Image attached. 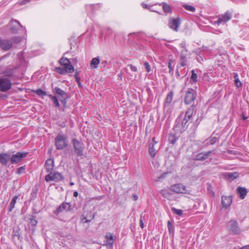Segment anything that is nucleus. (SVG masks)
I'll list each match as a JSON object with an SVG mask.
<instances>
[{
  "instance_id": "nucleus-1",
  "label": "nucleus",
  "mask_w": 249,
  "mask_h": 249,
  "mask_svg": "<svg viewBox=\"0 0 249 249\" xmlns=\"http://www.w3.org/2000/svg\"><path fill=\"white\" fill-rule=\"evenodd\" d=\"M227 228L231 234L237 235L241 233V230L236 220H231L227 224Z\"/></svg>"
},
{
  "instance_id": "nucleus-2",
  "label": "nucleus",
  "mask_w": 249,
  "mask_h": 249,
  "mask_svg": "<svg viewBox=\"0 0 249 249\" xmlns=\"http://www.w3.org/2000/svg\"><path fill=\"white\" fill-rule=\"evenodd\" d=\"M196 92L193 89L189 88L185 92L184 102L186 105H190L193 102L196 98Z\"/></svg>"
},
{
  "instance_id": "nucleus-3",
  "label": "nucleus",
  "mask_w": 249,
  "mask_h": 249,
  "mask_svg": "<svg viewBox=\"0 0 249 249\" xmlns=\"http://www.w3.org/2000/svg\"><path fill=\"white\" fill-rule=\"evenodd\" d=\"M45 179L47 182L51 180L56 182H59L64 179V176L59 172H50L45 177Z\"/></svg>"
},
{
  "instance_id": "nucleus-4",
  "label": "nucleus",
  "mask_w": 249,
  "mask_h": 249,
  "mask_svg": "<svg viewBox=\"0 0 249 249\" xmlns=\"http://www.w3.org/2000/svg\"><path fill=\"white\" fill-rule=\"evenodd\" d=\"M72 143L77 156H82L83 155V150L84 148V143L76 139L72 140Z\"/></svg>"
},
{
  "instance_id": "nucleus-5",
  "label": "nucleus",
  "mask_w": 249,
  "mask_h": 249,
  "mask_svg": "<svg viewBox=\"0 0 249 249\" xmlns=\"http://www.w3.org/2000/svg\"><path fill=\"white\" fill-rule=\"evenodd\" d=\"M12 83L9 79L0 78V91L5 92L11 89Z\"/></svg>"
},
{
  "instance_id": "nucleus-6",
  "label": "nucleus",
  "mask_w": 249,
  "mask_h": 249,
  "mask_svg": "<svg viewBox=\"0 0 249 249\" xmlns=\"http://www.w3.org/2000/svg\"><path fill=\"white\" fill-rule=\"evenodd\" d=\"M72 209L73 207L70 203L64 202L62 203L54 211H53V213L57 215L63 211H65L66 212H71Z\"/></svg>"
},
{
  "instance_id": "nucleus-7",
  "label": "nucleus",
  "mask_w": 249,
  "mask_h": 249,
  "mask_svg": "<svg viewBox=\"0 0 249 249\" xmlns=\"http://www.w3.org/2000/svg\"><path fill=\"white\" fill-rule=\"evenodd\" d=\"M59 62L60 65L63 66L65 68L67 72L71 73L74 71V68L68 58L62 57Z\"/></svg>"
},
{
  "instance_id": "nucleus-8",
  "label": "nucleus",
  "mask_w": 249,
  "mask_h": 249,
  "mask_svg": "<svg viewBox=\"0 0 249 249\" xmlns=\"http://www.w3.org/2000/svg\"><path fill=\"white\" fill-rule=\"evenodd\" d=\"M28 154L27 152H17L16 154L10 155V159L12 164H16L20 161L23 158L26 157Z\"/></svg>"
},
{
  "instance_id": "nucleus-9",
  "label": "nucleus",
  "mask_w": 249,
  "mask_h": 249,
  "mask_svg": "<svg viewBox=\"0 0 249 249\" xmlns=\"http://www.w3.org/2000/svg\"><path fill=\"white\" fill-rule=\"evenodd\" d=\"M195 107L196 106L192 105L187 109V110L185 113V116L183 120L182 121L181 124H186L188 123H191V122H189V121H190L192 118V115Z\"/></svg>"
},
{
  "instance_id": "nucleus-10",
  "label": "nucleus",
  "mask_w": 249,
  "mask_h": 249,
  "mask_svg": "<svg viewBox=\"0 0 249 249\" xmlns=\"http://www.w3.org/2000/svg\"><path fill=\"white\" fill-rule=\"evenodd\" d=\"M170 190L177 194H186L188 191L186 186L180 183H177L172 185L170 187Z\"/></svg>"
},
{
  "instance_id": "nucleus-11",
  "label": "nucleus",
  "mask_w": 249,
  "mask_h": 249,
  "mask_svg": "<svg viewBox=\"0 0 249 249\" xmlns=\"http://www.w3.org/2000/svg\"><path fill=\"white\" fill-rule=\"evenodd\" d=\"M55 145L56 149L61 150L67 146V144L64 137L61 135H58L55 138Z\"/></svg>"
},
{
  "instance_id": "nucleus-12",
  "label": "nucleus",
  "mask_w": 249,
  "mask_h": 249,
  "mask_svg": "<svg viewBox=\"0 0 249 249\" xmlns=\"http://www.w3.org/2000/svg\"><path fill=\"white\" fill-rule=\"evenodd\" d=\"M180 23V22L179 18H170L169 20L168 26L171 29L177 32L178 31Z\"/></svg>"
},
{
  "instance_id": "nucleus-13",
  "label": "nucleus",
  "mask_w": 249,
  "mask_h": 249,
  "mask_svg": "<svg viewBox=\"0 0 249 249\" xmlns=\"http://www.w3.org/2000/svg\"><path fill=\"white\" fill-rule=\"evenodd\" d=\"M53 92L54 96H56L59 100L69 95L68 93L57 87L53 88Z\"/></svg>"
},
{
  "instance_id": "nucleus-14",
  "label": "nucleus",
  "mask_w": 249,
  "mask_h": 249,
  "mask_svg": "<svg viewBox=\"0 0 249 249\" xmlns=\"http://www.w3.org/2000/svg\"><path fill=\"white\" fill-rule=\"evenodd\" d=\"M232 14L229 11L226 12L224 14L219 16L218 20L216 21L217 24H220L221 22H226L231 18Z\"/></svg>"
},
{
  "instance_id": "nucleus-15",
  "label": "nucleus",
  "mask_w": 249,
  "mask_h": 249,
  "mask_svg": "<svg viewBox=\"0 0 249 249\" xmlns=\"http://www.w3.org/2000/svg\"><path fill=\"white\" fill-rule=\"evenodd\" d=\"M10 30L14 34L18 33V31L19 27H21L19 21L17 20H11L10 22Z\"/></svg>"
},
{
  "instance_id": "nucleus-16",
  "label": "nucleus",
  "mask_w": 249,
  "mask_h": 249,
  "mask_svg": "<svg viewBox=\"0 0 249 249\" xmlns=\"http://www.w3.org/2000/svg\"><path fill=\"white\" fill-rule=\"evenodd\" d=\"M221 203L223 207L225 208L229 207L232 202V197L231 196H222Z\"/></svg>"
},
{
  "instance_id": "nucleus-17",
  "label": "nucleus",
  "mask_w": 249,
  "mask_h": 249,
  "mask_svg": "<svg viewBox=\"0 0 249 249\" xmlns=\"http://www.w3.org/2000/svg\"><path fill=\"white\" fill-rule=\"evenodd\" d=\"M45 166L47 172H51L54 168V160L53 159H49L45 161Z\"/></svg>"
},
{
  "instance_id": "nucleus-18",
  "label": "nucleus",
  "mask_w": 249,
  "mask_h": 249,
  "mask_svg": "<svg viewBox=\"0 0 249 249\" xmlns=\"http://www.w3.org/2000/svg\"><path fill=\"white\" fill-rule=\"evenodd\" d=\"M211 151H209L205 153H200L196 155L195 160H204L208 158L209 156L211 154Z\"/></svg>"
},
{
  "instance_id": "nucleus-19",
  "label": "nucleus",
  "mask_w": 249,
  "mask_h": 249,
  "mask_svg": "<svg viewBox=\"0 0 249 249\" xmlns=\"http://www.w3.org/2000/svg\"><path fill=\"white\" fill-rule=\"evenodd\" d=\"M12 46V42L8 40H1L0 48L3 50H8Z\"/></svg>"
},
{
  "instance_id": "nucleus-20",
  "label": "nucleus",
  "mask_w": 249,
  "mask_h": 249,
  "mask_svg": "<svg viewBox=\"0 0 249 249\" xmlns=\"http://www.w3.org/2000/svg\"><path fill=\"white\" fill-rule=\"evenodd\" d=\"M236 190L237 194L239 195L240 198L241 199H244L248 193L247 189L244 187L239 186Z\"/></svg>"
},
{
  "instance_id": "nucleus-21",
  "label": "nucleus",
  "mask_w": 249,
  "mask_h": 249,
  "mask_svg": "<svg viewBox=\"0 0 249 249\" xmlns=\"http://www.w3.org/2000/svg\"><path fill=\"white\" fill-rule=\"evenodd\" d=\"M10 160V154L2 153L0 154V163L3 165H6Z\"/></svg>"
},
{
  "instance_id": "nucleus-22",
  "label": "nucleus",
  "mask_w": 249,
  "mask_h": 249,
  "mask_svg": "<svg viewBox=\"0 0 249 249\" xmlns=\"http://www.w3.org/2000/svg\"><path fill=\"white\" fill-rule=\"evenodd\" d=\"M12 237L14 239H17L18 240L21 241V231L19 227L13 229Z\"/></svg>"
},
{
  "instance_id": "nucleus-23",
  "label": "nucleus",
  "mask_w": 249,
  "mask_h": 249,
  "mask_svg": "<svg viewBox=\"0 0 249 249\" xmlns=\"http://www.w3.org/2000/svg\"><path fill=\"white\" fill-rule=\"evenodd\" d=\"M239 177L238 172L227 173L225 174V178L231 181Z\"/></svg>"
},
{
  "instance_id": "nucleus-24",
  "label": "nucleus",
  "mask_w": 249,
  "mask_h": 249,
  "mask_svg": "<svg viewBox=\"0 0 249 249\" xmlns=\"http://www.w3.org/2000/svg\"><path fill=\"white\" fill-rule=\"evenodd\" d=\"M105 238L107 240V244L110 245L111 246H112L116 238V237H114L113 235V234L110 232H107L106 234Z\"/></svg>"
},
{
  "instance_id": "nucleus-25",
  "label": "nucleus",
  "mask_w": 249,
  "mask_h": 249,
  "mask_svg": "<svg viewBox=\"0 0 249 249\" xmlns=\"http://www.w3.org/2000/svg\"><path fill=\"white\" fill-rule=\"evenodd\" d=\"M100 58L99 56L93 58L90 63V68L91 69L97 68L98 64L100 63Z\"/></svg>"
},
{
  "instance_id": "nucleus-26",
  "label": "nucleus",
  "mask_w": 249,
  "mask_h": 249,
  "mask_svg": "<svg viewBox=\"0 0 249 249\" xmlns=\"http://www.w3.org/2000/svg\"><path fill=\"white\" fill-rule=\"evenodd\" d=\"M174 95V92L173 91H170L167 95L165 103H164V107L166 106L167 105L168 106L169 104L172 102L173 100V97Z\"/></svg>"
},
{
  "instance_id": "nucleus-27",
  "label": "nucleus",
  "mask_w": 249,
  "mask_h": 249,
  "mask_svg": "<svg viewBox=\"0 0 249 249\" xmlns=\"http://www.w3.org/2000/svg\"><path fill=\"white\" fill-rule=\"evenodd\" d=\"M18 196H15L12 198V200H11V202L10 203L9 208H8V211L9 212H12L13 209L14 208L15 204H16V203L17 202V200L18 198Z\"/></svg>"
},
{
  "instance_id": "nucleus-28",
  "label": "nucleus",
  "mask_w": 249,
  "mask_h": 249,
  "mask_svg": "<svg viewBox=\"0 0 249 249\" xmlns=\"http://www.w3.org/2000/svg\"><path fill=\"white\" fill-rule=\"evenodd\" d=\"M148 151L150 156L153 158H154L156 154V152L154 148V143H150L149 144Z\"/></svg>"
},
{
  "instance_id": "nucleus-29",
  "label": "nucleus",
  "mask_w": 249,
  "mask_h": 249,
  "mask_svg": "<svg viewBox=\"0 0 249 249\" xmlns=\"http://www.w3.org/2000/svg\"><path fill=\"white\" fill-rule=\"evenodd\" d=\"M178 140V138L176 137V134H169L168 136V141L169 142L172 144H174Z\"/></svg>"
},
{
  "instance_id": "nucleus-30",
  "label": "nucleus",
  "mask_w": 249,
  "mask_h": 249,
  "mask_svg": "<svg viewBox=\"0 0 249 249\" xmlns=\"http://www.w3.org/2000/svg\"><path fill=\"white\" fill-rule=\"evenodd\" d=\"M162 5L163 10L165 13L167 14L172 12V9L169 4H167L165 2H162Z\"/></svg>"
},
{
  "instance_id": "nucleus-31",
  "label": "nucleus",
  "mask_w": 249,
  "mask_h": 249,
  "mask_svg": "<svg viewBox=\"0 0 249 249\" xmlns=\"http://www.w3.org/2000/svg\"><path fill=\"white\" fill-rule=\"evenodd\" d=\"M217 141V138L215 137H211L205 141L206 145L209 144H214Z\"/></svg>"
},
{
  "instance_id": "nucleus-32",
  "label": "nucleus",
  "mask_w": 249,
  "mask_h": 249,
  "mask_svg": "<svg viewBox=\"0 0 249 249\" xmlns=\"http://www.w3.org/2000/svg\"><path fill=\"white\" fill-rule=\"evenodd\" d=\"M48 96L50 97V99H51L52 101L53 102V103L54 104L55 106L56 107H60V104L58 102V98H56V96H54L52 94L48 95Z\"/></svg>"
},
{
  "instance_id": "nucleus-33",
  "label": "nucleus",
  "mask_w": 249,
  "mask_h": 249,
  "mask_svg": "<svg viewBox=\"0 0 249 249\" xmlns=\"http://www.w3.org/2000/svg\"><path fill=\"white\" fill-rule=\"evenodd\" d=\"M185 125H175L173 130L177 133H181L184 131Z\"/></svg>"
},
{
  "instance_id": "nucleus-34",
  "label": "nucleus",
  "mask_w": 249,
  "mask_h": 249,
  "mask_svg": "<svg viewBox=\"0 0 249 249\" xmlns=\"http://www.w3.org/2000/svg\"><path fill=\"white\" fill-rule=\"evenodd\" d=\"M240 36L244 39L249 40V32L247 30H243L241 31Z\"/></svg>"
},
{
  "instance_id": "nucleus-35",
  "label": "nucleus",
  "mask_w": 249,
  "mask_h": 249,
  "mask_svg": "<svg viewBox=\"0 0 249 249\" xmlns=\"http://www.w3.org/2000/svg\"><path fill=\"white\" fill-rule=\"evenodd\" d=\"M36 216L32 215L29 219L28 222L30 224L34 227H35L37 224V221L35 219Z\"/></svg>"
},
{
  "instance_id": "nucleus-36",
  "label": "nucleus",
  "mask_w": 249,
  "mask_h": 249,
  "mask_svg": "<svg viewBox=\"0 0 249 249\" xmlns=\"http://www.w3.org/2000/svg\"><path fill=\"white\" fill-rule=\"evenodd\" d=\"M3 74L7 77H12L14 74L13 69H7L3 71Z\"/></svg>"
},
{
  "instance_id": "nucleus-37",
  "label": "nucleus",
  "mask_w": 249,
  "mask_h": 249,
  "mask_svg": "<svg viewBox=\"0 0 249 249\" xmlns=\"http://www.w3.org/2000/svg\"><path fill=\"white\" fill-rule=\"evenodd\" d=\"M197 76L195 73V70L191 71V82L192 83H196L197 82Z\"/></svg>"
},
{
  "instance_id": "nucleus-38",
  "label": "nucleus",
  "mask_w": 249,
  "mask_h": 249,
  "mask_svg": "<svg viewBox=\"0 0 249 249\" xmlns=\"http://www.w3.org/2000/svg\"><path fill=\"white\" fill-rule=\"evenodd\" d=\"M55 71L58 73L60 74H64L66 72V71L65 70V68H61L60 67H55Z\"/></svg>"
},
{
  "instance_id": "nucleus-39",
  "label": "nucleus",
  "mask_w": 249,
  "mask_h": 249,
  "mask_svg": "<svg viewBox=\"0 0 249 249\" xmlns=\"http://www.w3.org/2000/svg\"><path fill=\"white\" fill-rule=\"evenodd\" d=\"M36 94L38 96H41V95H47L48 96L49 94H47V93L43 90L41 89H37L36 91Z\"/></svg>"
},
{
  "instance_id": "nucleus-40",
  "label": "nucleus",
  "mask_w": 249,
  "mask_h": 249,
  "mask_svg": "<svg viewBox=\"0 0 249 249\" xmlns=\"http://www.w3.org/2000/svg\"><path fill=\"white\" fill-rule=\"evenodd\" d=\"M172 211L178 215H181L183 214V211L182 210L177 209L175 208H172Z\"/></svg>"
},
{
  "instance_id": "nucleus-41",
  "label": "nucleus",
  "mask_w": 249,
  "mask_h": 249,
  "mask_svg": "<svg viewBox=\"0 0 249 249\" xmlns=\"http://www.w3.org/2000/svg\"><path fill=\"white\" fill-rule=\"evenodd\" d=\"M183 7L187 10L190 11L191 12H195L196 10L195 8L191 5H187V4H184L183 5Z\"/></svg>"
},
{
  "instance_id": "nucleus-42",
  "label": "nucleus",
  "mask_w": 249,
  "mask_h": 249,
  "mask_svg": "<svg viewBox=\"0 0 249 249\" xmlns=\"http://www.w3.org/2000/svg\"><path fill=\"white\" fill-rule=\"evenodd\" d=\"M69 95L62 99H60V101L63 104L64 107H66L67 106V100L69 99Z\"/></svg>"
},
{
  "instance_id": "nucleus-43",
  "label": "nucleus",
  "mask_w": 249,
  "mask_h": 249,
  "mask_svg": "<svg viewBox=\"0 0 249 249\" xmlns=\"http://www.w3.org/2000/svg\"><path fill=\"white\" fill-rule=\"evenodd\" d=\"M167 227L169 230V232L171 233L174 231V227L172 225L170 221H168L167 222Z\"/></svg>"
},
{
  "instance_id": "nucleus-44",
  "label": "nucleus",
  "mask_w": 249,
  "mask_h": 249,
  "mask_svg": "<svg viewBox=\"0 0 249 249\" xmlns=\"http://www.w3.org/2000/svg\"><path fill=\"white\" fill-rule=\"evenodd\" d=\"M144 67L146 69V71L147 72H149L151 71V67L148 62H144L143 64Z\"/></svg>"
},
{
  "instance_id": "nucleus-45",
  "label": "nucleus",
  "mask_w": 249,
  "mask_h": 249,
  "mask_svg": "<svg viewBox=\"0 0 249 249\" xmlns=\"http://www.w3.org/2000/svg\"><path fill=\"white\" fill-rule=\"evenodd\" d=\"M25 169V166H23L18 168L17 169V173L19 175L22 174L24 171Z\"/></svg>"
},
{
  "instance_id": "nucleus-46",
  "label": "nucleus",
  "mask_w": 249,
  "mask_h": 249,
  "mask_svg": "<svg viewBox=\"0 0 249 249\" xmlns=\"http://www.w3.org/2000/svg\"><path fill=\"white\" fill-rule=\"evenodd\" d=\"M234 83L235 84L236 87L237 88H239L242 87V84L241 82L239 80V79L238 80H234Z\"/></svg>"
},
{
  "instance_id": "nucleus-47",
  "label": "nucleus",
  "mask_w": 249,
  "mask_h": 249,
  "mask_svg": "<svg viewBox=\"0 0 249 249\" xmlns=\"http://www.w3.org/2000/svg\"><path fill=\"white\" fill-rule=\"evenodd\" d=\"M108 64V63L107 60H103L101 63V66L105 68L107 67Z\"/></svg>"
},
{
  "instance_id": "nucleus-48",
  "label": "nucleus",
  "mask_w": 249,
  "mask_h": 249,
  "mask_svg": "<svg viewBox=\"0 0 249 249\" xmlns=\"http://www.w3.org/2000/svg\"><path fill=\"white\" fill-rule=\"evenodd\" d=\"M127 66L130 67V68L132 71H135V72L137 71V68L135 66H133L132 64H128Z\"/></svg>"
},
{
  "instance_id": "nucleus-49",
  "label": "nucleus",
  "mask_w": 249,
  "mask_h": 249,
  "mask_svg": "<svg viewBox=\"0 0 249 249\" xmlns=\"http://www.w3.org/2000/svg\"><path fill=\"white\" fill-rule=\"evenodd\" d=\"M180 59V60H186V55L183 53V51L181 52Z\"/></svg>"
},
{
  "instance_id": "nucleus-50",
  "label": "nucleus",
  "mask_w": 249,
  "mask_h": 249,
  "mask_svg": "<svg viewBox=\"0 0 249 249\" xmlns=\"http://www.w3.org/2000/svg\"><path fill=\"white\" fill-rule=\"evenodd\" d=\"M75 80H76V81L78 83V87L79 88L82 87V85L80 82V77H76Z\"/></svg>"
},
{
  "instance_id": "nucleus-51",
  "label": "nucleus",
  "mask_w": 249,
  "mask_h": 249,
  "mask_svg": "<svg viewBox=\"0 0 249 249\" xmlns=\"http://www.w3.org/2000/svg\"><path fill=\"white\" fill-rule=\"evenodd\" d=\"M140 226L142 229H143L144 227L143 219L142 216H141V218L140 219Z\"/></svg>"
},
{
  "instance_id": "nucleus-52",
  "label": "nucleus",
  "mask_w": 249,
  "mask_h": 249,
  "mask_svg": "<svg viewBox=\"0 0 249 249\" xmlns=\"http://www.w3.org/2000/svg\"><path fill=\"white\" fill-rule=\"evenodd\" d=\"M179 46L181 48H184L185 49V51L186 52H188V50L186 48V46H185V43L184 42H182V43H181L180 44H179Z\"/></svg>"
},
{
  "instance_id": "nucleus-53",
  "label": "nucleus",
  "mask_w": 249,
  "mask_h": 249,
  "mask_svg": "<svg viewBox=\"0 0 249 249\" xmlns=\"http://www.w3.org/2000/svg\"><path fill=\"white\" fill-rule=\"evenodd\" d=\"M14 43H18L20 41V37H15L14 38L12 39Z\"/></svg>"
},
{
  "instance_id": "nucleus-54",
  "label": "nucleus",
  "mask_w": 249,
  "mask_h": 249,
  "mask_svg": "<svg viewBox=\"0 0 249 249\" xmlns=\"http://www.w3.org/2000/svg\"><path fill=\"white\" fill-rule=\"evenodd\" d=\"M227 153L228 154H233V155H234L237 154L236 151H234V150H228V151H227Z\"/></svg>"
},
{
  "instance_id": "nucleus-55",
  "label": "nucleus",
  "mask_w": 249,
  "mask_h": 249,
  "mask_svg": "<svg viewBox=\"0 0 249 249\" xmlns=\"http://www.w3.org/2000/svg\"><path fill=\"white\" fill-rule=\"evenodd\" d=\"M180 65L182 67L185 66L187 65V60H180Z\"/></svg>"
},
{
  "instance_id": "nucleus-56",
  "label": "nucleus",
  "mask_w": 249,
  "mask_h": 249,
  "mask_svg": "<svg viewBox=\"0 0 249 249\" xmlns=\"http://www.w3.org/2000/svg\"><path fill=\"white\" fill-rule=\"evenodd\" d=\"M168 68L169 69V72L171 73L172 72V71H173V68L172 67V64H171L170 63H168Z\"/></svg>"
},
{
  "instance_id": "nucleus-57",
  "label": "nucleus",
  "mask_w": 249,
  "mask_h": 249,
  "mask_svg": "<svg viewBox=\"0 0 249 249\" xmlns=\"http://www.w3.org/2000/svg\"><path fill=\"white\" fill-rule=\"evenodd\" d=\"M233 78H234V80L239 79L238 75L237 73H233Z\"/></svg>"
},
{
  "instance_id": "nucleus-58",
  "label": "nucleus",
  "mask_w": 249,
  "mask_h": 249,
  "mask_svg": "<svg viewBox=\"0 0 249 249\" xmlns=\"http://www.w3.org/2000/svg\"><path fill=\"white\" fill-rule=\"evenodd\" d=\"M79 73H80V72L79 71H78L77 70H75V75H74V76H75V78H76V77H79L78 76V75L79 74Z\"/></svg>"
},
{
  "instance_id": "nucleus-59",
  "label": "nucleus",
  "mask_w": 249,
  "mask_h": 249,
  "mask_svg": "<svg viewBox=\"0 0 249 249\" xmlns=\"http://www.w3.org/2000/svg\"><path fill=\"white\" fill-rule=\"evenodd\" d=\"M132 198L134 200L136 201L138 199V196L134 194V195H133Z\"/></svg>"
},
{
  "instance_id": "nucleus-60",
  "label": "nucleus",
  "mask_w": 249,
  "mask_h": 249,
  "mask_svg": "<svg viewBox=\"0 0 249 249\" xmlns=\"http://www.w3.org/2000/svg\"><path fill=\"white\" fill-rule=\"evenodd\" d=\"M240 249H249V245L243 246L242 248H241Z\"/></svg>"
},
{
  "instance_id": "nucleus-61",
  "label": "nucleus",
  "mask_w": 249,
  "mask_h": 249,
  "mask_svg": "<svg viewBox=\"0 0 249 249\" xmlns=\"http://www.w3.org/2000/svg\"><path fill=\"white\" fill-rule=\"evenodd\" d=\"M242 119L243 120H245L246 119H247L248 118V117H246L244 113H242V117H241Z\"/></svg>"
},
{
  "instance_id": "nucleus-62",
  "label": "nucleus",
  "mask_w": 249,
  "mask_h": 249,
  "mask_svg": "<svg viewBox=\"0 0 249 249\" xmlns=\"http://www.w3.org/2000/svg\"><path fill=\"white\" fill-rule=\"evenodd\" d=\"M78 196V193L77 191H74L73 193V196L74 197H77Z\"/></svg>"
},
{
  "instance_id": "nucleus-63",
  "label": "nucleus",
  "mask_w": 249,
  "mask_h": 249,
  "mask_svg": "<svg viewBox=\"0 0 249 249\" xmlns=\"http://www.w3.org/2000/svg\"><path fill=\"white\" fill-rule=\"evenodd\" d=\"M30 0H23L21 3L24 4L29 2Z\"/></svg>"
},
{
  "instance_id": "nucleus-64",
  "label": "nucleus",
  "mask_w": 249,
  "mask_h": 249,
  "mask_svg": "<svg viewBox=\"0 0 249 249\" xmlns=\"http://www.w3.org/2000/svg\"><path fill=\"white\" fill-rule=\"evenodd\" d=\"M176 74L177 75V77H180V74L179 73V71H178V70H176Z\"/></svg>"
}]
</instances>
